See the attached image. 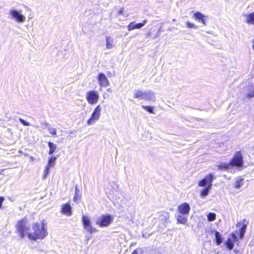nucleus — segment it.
<instances>
[{
	"mask_svg": "<svg viewBox=\"0 0 254 254\" xmlns=\"http://www.w3.org/2000/svg\"><path fill=\"white\" fill-rule=\"evenodd\" d=\"M32 228L33 231L28 235V239L30 240L43 239L48 235L47 224L44 220L41 223H34L32 225Z\"/></svg>",
	"mask_w": 254,
	"mask_h": 254,
	"instance_id": "1",
	"label": "nucleus"
},
{
	"mask_svg": "<svg viewBox=\"0 0 254 254\" xmlns=\"http://www.w3.org/2000/svg\"><path fill=\"white\" fill-rule=\"evenodd\" d=\"M214 178V175L210 173L198 182V186L200 187H204L203 189L200 190L201 197H203L208 194L211 189L212 186V183Z\"/></svg>",
	"mask_w": 254,
	"mask_h": 254,
	"instance_id": "2",
	"label": "nucleus"
},
{
	"mask_svg": "<svg viewBox=\"0 0 254 254\" xmlns=\"http://www.w3.org/2000/svg\"><path fill=\"white\" fill-rule=\"evenodd\" d=\"M29 224L26 218H23L17 221L16 225V232L18 233L21 238L27 236L28 237V235L30 232Z\"/></svg>",
	"mask_w": 254,
	"mask_h": 254,
	"instance_id": "3",
	"label": "nucleus"
},
{
	"mask_svg": "<svg viewBox=\"0 0 254 254\" xmlns=\"http://www.w3.org/2000/svg\"><path fill=\"white\" fill-rule=\"evenodd\" d=\"M133 97L135 98L149 101H154L156 98L155 93L150 90L146 91L136 90L134 92Z\"/></svg>",
	"mask_w": 254,
	"mask_h": 254,
	"instance_id": "4",
	"label": "nucleus"
},
{
	"mask_svg": "<svg viewBox=\"0 0 254 254\" xmlns=\"http://www.w3.org/2000/svg\"><path fill=\"white\" fill-rule=\"evenodd\" d=\"M10 17L19 23H23L26 21V17L22 13V10L11 8L9 10Z\"/></svg>",
	"mask_w": 254,
	"mask_h": 254,
	"instance_id": "5",
	"label": "nucleus"
},
{
	"mask_svg": "<svg viewBox=\"0 0 254 254\" xmlns=\"http://www.w3.org/2000/svg\"><path fill=\"white\" fill-rule=\"evenodd\" d=\"M102 107L100 105H98L93 110L90 118L87 121V125L91 126L99 120L101 116Z\"/></svg>",
	"mask_w": 254,
	"mask_h": 254,
	"instance_id": "6",
	"label": "nucleus"
},
{
	"mask_svg": "<svg viewBox=\"0 0 254 254\" xmlns=\"http://www.w3.org/2000/svg\"><path fill=\"white\" fill-rule=\"evenodd\" d=\"M100 98L99 94L97 91L90 90L86 92L85 99L90 105H95L98 103Z\"/></svg>",
	"mask_w": 254,
	"mask_h": 254,
	"instance_id": "7",
	"label": "nucleus"
},
{
	"mask_svg": "<svg viewBox=\"0 0 254 254\" xmlns=\"http://www.w3.org/2000/svg\"><path fill=\"white\" fill-rule=\"evenodd\" d=\"M113 216L110 215H103L98 218L96 224L101 227L108 226L113 221Z\"/></svg>",
	"mask_w": 254,
	"mask_h": 254,
	"instance_id": "8",
	"label": "nucleus"
},
{
	"mask_svg": "<svg viewBox=\"0 0 254 254\" xmlns=\"http://www.w3.org/2000/svg\"><path fill=\"white\" fill-rule=\"evenodd\" d=\"M232 167L234 166L242 167L243 165V159L241 152L238 151L230 161Z\"/></svg>",
	"mask_w": 254,
	"mask_h": 254,
	"instance_id": "9",
	"label": "nucleus"
},
{
	"mask_svg": "<svg viewBox=\"0 0 254 254\" xmlns=\"http://www.w3.org/2000/svg\"><path fill=\"white\" fill-rule=\"evenodd\" d=\"M82 221L85 229L90 233L96 232L97 230L91 225V222L88 216L83 215L82 217Z\"/></svg>",
	"mask_w": 254,
	"mask_h": 254,
	"instance_id": "10",
	"label": "nucleus"
},
{
	"mask_svg": "<svg viewBox=\"0 0 254 254\" xmlns=\"http://www.w3.org/2000/svg\"><path fill=\"white\" fill-rule=\"evenodd\" d=\"M97 80L101 87H106L110 85V82L105 74L100 73L97 76Z\"/></svg>",
	"mask_w": 254,
	"mask_h": 254,
	"instance_id": "11",
	"label": "nucleus"
},
{
	"mask_svg": "<svg viewBox=\"0 0 254 254\" xmlns=\"http://www.w3.org/2000/svg\"><path fill=\"white\" fill-rule=\"evenodd\" d=\"M190 210L189 204L184 202L178 206V212L183 215H188Z\"/></svg>",
	"mask_w": 254,
	"mask_h": 254,
	"instance_id": "12",
	"label": "nucleus"
},
{
	"mask_svg": "<svg viewBox=\"0 0 254 254\" xmlns=\"http://www.w3.org/2000/svg\"><path fill=\"white\" fill-rule=\"evenodd\" d=\"M237 240L236 235L232 233L230 237L228 238V240L225 242V245L227 248L229 250H232L234 248V243L236 242Z\"/></svg>",
	"mask_w": 254,
	"mask_h": 254,
	"instance_id": "13",
	"label": "nucleus"
},
{
	"mask_svg": "<svg viewBox=\"0 0 254 254\" xmlns=\"http://www.w3.org/2000/svg\"><path fill=\"white\" fill-rule=\"evenodd\" d=\"M61 212L67 216H70L72 215L71 206L69 203H65L62 205Z\"/></svg>",
	"mask_w": 254,
	"mask_h": 254,
	"instance_id": "14",
	"label": "nucleus"
},
{
	"mask_svg": "<svg viewBox=\"0 0 254 254\" xmlns=\"http://www.w3.org/2000/svg\"><path fill=\"white\" fill-rule=\"evenodd\" d=\"M147 22V20H144L142 23H136L135 22H131L127 26L128 31H131L135 29H140Z\"/></svg>",
	"mask_w": 254,
	"mask_h": 254,
	"instance_id": "15",
	"label": "nucleus"
},
{
	"mask_svg": "<svg viewBox=\"0 0 254 254\" xmlns=\"http://www.w3.org/2000/svg\"><path fill=\"white\" fill-rule=\"evenodd\" d=\"M115 46L114 38L110 36H106V48L108 50L113 49Z\"/></svg>",
	"mask_w": 254,
	"mask_h": 254,
	"instance_id": "16",
	"label": "nucleus"
},
{
	"mask_svg": "<svg viewBox=\"0 0 254 254\" xmlns=\"http://www.w3.org/2000/svg\"><path fill=\"white\" fill-rule=\"evenodd\" d=\"M193 17L195 19L201 21L203 24L206 25V16L200 12H196L193 15Z\"/></svg>",
	"mask_w": 254,
	"mask_h": 254,
	"instance_id": "17",
	"label": "nucleus"
},
{
	"mask_svg": "<svg viewBox=\"0 0 254 254\" xmlns=\"http://www.w3.org/2000/svg\"><path fill=\"white\" fill-rule=\"evenodd\" d=\"M218 168L219 169L226 171L232 170L233 169L230 162L228 163L225 162H221L219 165H218Z\"/></svg>",
	"mask_w": 254,
	"mask_h": 254,
	"instance_id": "18",
	"label": "nucleus"
},
{
	"mask_svg": "<svg viewBox=\"0 0 254 254\" xmlns=\"http://www.w3.org/2000/svg\"><path fill=\"white\" fill-rule=\"evenodd\" d=\"M177 222L181 224H185L188 221V215H185L179 213L176 216Z\"/></svg>",
	"mask_w": 254,
	"mask_h": 254,
	"instance_id": "19",
	"label": "nucleus"
},
{
	"mask_svg": "<svg viewBox=\"0 0 254 254\" xmlns=\"http://www.w3.org/2000/svg\"><path fill=\"white\" fill-rule=\"evenodd\" d=\"M246 22L249 24L254 25V12L245 15Z\"/></svg>",
	"mask_w": 254,
	"mask_h": 254,
	"instance_id": "20",
	"label": "nucleus"
},
{
	"mask_svg": "<svg viewBox=\"0 0 254 254\" xmlns=\"http://www.w3.org/2000/svg\"><path fill=\"white\" fill-rule=\"evenodd\" d=\"M244 179L241 176L237 177L234 184V187L236 189L240 188L243 185Z\"/></svg>",
	"mask_w": 254,
	"mask_h": 254,
	"instance_id": "21",
	"label": "nucleus"
},
{
	"mask_svg": "<svg viewBox=\"0 0 254 254\" xmlns=\"http://www.w3.org/2000/svg\"><path fill=\"white\" fill-rule=\"evenodd\" d=\"M56 159V157H54L53 156L50 157L48 160V163L47 167H48L50 168L51 167H54L55 166Z\"/></svg>",
	"mask_w": 254,
	"mask_h": 254,
	"instance_id": "22",
	"label": "nucleus"
},
{
	"mask_svg": "<svg viewBox=\"0 0 254 254\" xmlns=\"http://www.w3.org/2000/svg\"><path fill=\"white\" fill-rule=\"evenodd\" d=\"M216 242L217 245H219L222 242L221 235L218 232H216L215 234Z\"/></svg>",
	"mask_w": 254,
	"mask_h": 254,
	"instance_id": "23",
	"label": "nucleus"
},
{
	"mask_svg": "<svg viewBox=\"0 0 254 254\" xmlns=\"http://www.w3.org/2000/svg\"><path fill=\"white\" fill-rule=\"evenodd\" d=\"M48 145L50 148L49 154H52L56 151L57 146L52 142H48Z\"/></svg>",
	"mask_w": 254,
	"mask_h": 254,
	"instance_id": "24",
	"label": "nucleus"
},
{
	"mask_svg": "<svg viewBox=\"0 0 254 254\" xmlns=\"http://www.w3.org/2000/svg\"><path fill=\"white\" fill-rule=\"evenodd\" d=\"M207 219L209 221H213L216 219V214L212 212H209L207 215Z\"/></svg>",
	"mask_w": 254,
	"mask_h": 254,
	"instance_id": "25",
	"label": "nucleus"
},
{
	"mask_svg": "<svg viewBox=\"0 0 254 254\" xmlns=\"http://www.w3.org/2000/svg\"><path fill=\"white\" fill-rule=\"evenodd\" d=\"M246 96L248 98L254 97V87H251L249 92L247 93Z\"/></svg>",
	"mask_w": 254,
	"mask_h": 254,
	"instance_id": "26",
	"label": "nucleus"
},
{
	"mask_svg": "<svg viewBox=\"0 0 254 254\" xmlns=\"http://www.w3.org/2000/svg\"><path fill=\"white\" fill-rule=\"evenodd\" d=\"M142 107L145 110L149 112V113L154 114V112H153L154 107H151V106H149L142 105Z\"/></svg>",
	"mask_w": 254,
	"mask_h": 254,
	"instance_id": "27",
	"label": "nucleus"
},
{
	"mask_svg": "<svg viewBox=\"0 0 254 254\" xmlns=\"http://www.w3.org/2000/svg\"><path fill=\"white\" fill-rule=\"evenodd\" d=\"M48 130L52 135H56L57 134V129L54 127H49Z\"/></svg>",
	"mask_w": 254,
	"mask_h": 254,
	"instance_id": "28",
	"label": "nucleus"
},
{
	"mask_svg": "<svg viewBox=\"0 0 254 254\" xmlns=\"http://www.w3.org/2000/svg\"><path fill=\"white\" fill-rule=\"evenodd\" d=\"M246 229V226L244 225L240 230V238H243Z\"/></svg>",
	"mask_w": 254,
	"mask_h": 254,
	"instance_id": "29",
	"label": "nucleus"
},
{
	"mask_svg": "<svg viewBox=\"0 0 254 254\" xmlns=\"http://www.w3.org/2000/svg\"><path fill=\"white\" fill-rule=\"evenodd\" d=\"M186 25H187V26L189 28H196V26L193 24V23H190L189 22H187L186 23Z\"/></svg>",
	"mask_w": 254,
	"mask_h": 254,
	"instance_id": "30",
	"label": "nucleus"
},
{
	"mask_svg": "<svg viewBox=\"0 0 254 254\" xmlns=\"http://www.w3.org/2000/svg\"><path fill=\"white\" fill-rule=\"evenodd\" d=\"M19 121L21 122V123L24 126H29L30 125L29 123L26 122L25 120H24L22 119H19Z\"/></svg>",
	"mask_w": 254,
	"mask_h": 254,
	"instance_id": "31",
	"label": "nucleus"
},
{
	"mask_svg": "<svg viewBox=\"0 0 254 254\" xmlns=\"http://www.w3.org/2000/svg\"><path fill=\"white\" fill-rule=\"evenodd\" d=\"M50 169V168L46 167V168L44 171V178H45L46 177L47 175L49 174Z\"/></svg>",
	"mask_w": 254,
	"mask_h": 254,
	"instance_id": "32",
	"label": "nucleus"
},
{
	"mask_svg": "<svg viewBox=\"0 0 254 254\" xmlns=\"http://www.w3.org/2000/svg\"><path fill=\"white\" fill-rule=\"evenodd\" d=\"M118 13L120 15H122L124 13V8H120L118 12Z\"/></svg>",
	"mask_w": 254,
	"mask_h": 254,
	"instance_id": "33",
	"label": "nucleus"
},
{
	"mask_svg": "<svg viewBox=\"0 0 254 254\" xmlns=\"http://www.w3.org/2000/svg\"><path fill=\"white\" fill-rule=\"evenodd\" d=\"M4 198L3 197H0V208H1L2 202H3Z\"/></svg>",
	"mask_w": 254,
	"mask_h": 254,
	"instance_id": "34",
	"label": "nucleus"
},
{
	"mask_svg": "<svg viewBox=\"0 0 254 254\" xmlns=\"http://www.w3.org/2000/svg\"><path fill=\"white\" fill-rule=\"evenodd\" d=\"M77 195H74V197H73V200L74 201H76L78 200V197H77Z\"/></svg>",
	"mask_w": 254,
	"mask_h": 254,
	"instance_id": "35",
	"label": "nucleus"
},
{
	"mask_svg": "<svg viewBox=\"0 0 254 254\" xmlns=\"http://www.w3.org/2000/svg\"><path fill=\"white\" fill-rule=\"evenodd\" d=\"M79 192V190L77 189V188H75V195H78Z\"/></svg>",
	"mask_w": 254,
	"mask_h": 254,
	"instance_id": "36",
	"label": "nucleus"
},
{
	"mask_svg": "<svg viewBox=\"0 0 254 254\" xmlns=\"http://www.w3.org/2000/svg\"><path fill=\"white\" fill-rule=\"evenodd\" d=\"M131 254H138L137 251L136 250H134Z\"/></svg>",
	"mask_w": 254,
	"mask_h": 254,
	"instance_id": "37",
	"label": "nucleus"
},
{
	"mask_svg": "<svg viewBox=\"0 0 254 254\" xmlns=\"http://www.w3.org/2000/svg\"><path fill=\"white\" fill-rule=\"evenodd\" d=\"M4 170V169H0V174H2Z\"/></svg>",
	"mask_w": 254,
	"mask_h": 254,
	"instance_id": "38",
	"label": "nucleus"
},
{
	"mask_svg": "<svg viewBox=\"0 0 254 254\" xmlns=\"http://www.w3.org/2000/svg\"><path fill=\"white\" fill-rule=\"evenodd\" d=\"M30 160H31V161H34V157H32V156H31V157H30Z\"/></svg>",
	"mask_w": 254,
	"mask_h": 254,
	"instance_id": "39",
	"label": "nucleus"
},
{
	"mask_svg": "<svg viewBox=\"0 0 254 254\" xmlns=\"http://www.w3.org/2000/svg\"><path fill=\"white\" fill-rule=\"evenodd\" d=\"M107 91L108 92H112V90H111V88H108V89H107Z\"/></svg>",
	"mask_w": 254,
	"mask_h": 254,
	"instance_id": "40",
	"label": "nucleus"
},
{
	"mask_svg": "<svg viewBox=\"0 0 254 254\" xmlns=\"http://www.w3.org/2000/svg\"><path fill=\"white\" fill-rule=\"evenodd\" d=\"M253 49L254 50V45H253Z\"/></svg>",
	"mask_w": 254,
	"mask_h": 254,
	"instance_id": "41",
	"label": "nucleus"
},
{
	"mask_svg": "<svg viewBox=\"0 0 254 254\" xmlns=\"http://www.w3.org/2000/svg\"><path fill=\"white\" fill-rule=\"evenodd\" d=\"M19 153H22V151H21V150H20V151H19Z\"/></svg>",
	"mask_w": 254,
	"mask_h": 254,
	"instance_id": "42",
	"label": "nucleus"
}]
</instances>
